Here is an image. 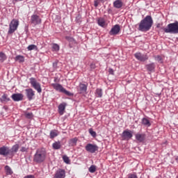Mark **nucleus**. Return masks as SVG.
Returning <instances> with one entry per match:
<instances>
[{
	"mask_svg": "<svg viewBox=\"0 0 178 178\" xmlns=\"http://www.w3.org/2000/svg\"><path fill=\"white\" fill-rule=\"evenodd\" d=\"M152 24H154V20H152V17H151L150 15H147L139 23L138 30V31L147 33V31H149V30H151Z\"/></svg>",
	"mask_w": 178,
	"mask_h": 178,
	"instance_id": "1",
	"label": "nucleus"
},
{
	"mask_svg": "<svg viewBox=\"0 0 178 178\" xmlns=\"http://www.w3.org/2000/svg\"><path fill=\"white\" fill-rule=\"evenodd\" d=\"M46 158L47 152L45 151V149H38L33 156V162H35V163H42Z\"/></svg>",
	"mask_w": 178,
	"mask_h": 178,
	"instance_id": "2",
	"label": "nucleus"
},
{
	"mask_svg": "<svg viewBox=\"0 0 178 178\" xmlns=\"http://www.w3.org/2000/svg\"><path fill=\"white\" fill-rule=\"evenodd\" d=\"M162 30L167 33L178 34V22L169 24L166 28L163 27Z\"/></svg>",
	"mask_w": 178,
	"mask_h": 178,
	"instance_id": "3",
	"label": "nucleus"
},
{
	"mask_svg": "<svg viewBox=\"0 0 178 178\" xmlns=\"http://www.w3.org/2000/svg\"><path fill=\"white\" fill-rule=\"evenodd\" d=\"M30 83L33 88L39 94L42 92V89L41 88V83L37 81V79L34 77H31L29 79Z\"/></svg>",
	"mask_w": 178,
	"mask_h": 178,
	"instance_id": "4",
	"label": "nucleus"
},
{
	"mask_svg": "<svg viewBox=\"0 0 178 178\" xmlns=\"http://www.w3.org/2000/svg\"><path fill=\"white\" fill-rule=\"evenodd\" d=\"M51 86L56 91L63 92V94H65V95H68L69 97L72 96V92L67 91L62 85L59 83H52Z\"/></svg>",
	"mask_w": 178,
	"mask_h": 178,
	"instance_id": "5",
	"label": "nucleus"
},
{
	"mask_svg": "<svg viewBox=\"0 0 178 178\" xmlns=\"http://www.w3.org/2000/svg\"><path fill=\"white\" fill-rule=\"evenodd\" d=\"M17 27H19V20L13 19L9 24L8 34H13L17 30Z\"/></svg>",
	"mask_w": 178,
	"mask_h": 178,
	"instance_id": "6",
	"label": "nucleus"
},
{
	"mask_svg": "<svg viewBox=\"0 0 178 178\" xmlns=\"http://www.w3.org/2000/svg\"><path fill=\"white\" fill-rule=\"evenodd\" d=\"M98 145L91 143L87 144L85 147L86 151L90 152V154H95L98 151Z\"/></svg>",
	"mask_w": 178,
	"mask_h": 178,
	"instance_id": "7",
	"label": "nucleus"
},
{
	"mask_svg": "<svg viewBox=\"0 0 178 178\" xmlns=\"http://www.w3.org/2000/svg\"><path fill=\"white\" fill-rule=\"evenodd\" d=\"M25 94L29 101L34 99V97H35V91L32 88L25 89Z\"/></svg>",
	"mask_w": 178,
	"mask_h": 178,
	"instance_id": "8",
	"label": "nucleus"
},
{
	"mask_svg": "<svg viewBox=\"0 0 178 178\" xmlns=\"http://www.w3.org/2000/svg\"><path fill=\"white\" fill-rule=\"evenodd\" d=\"M31 23L33 24V26L41 24V18L38 15H33L31 17Z\"/></svg>",
	"mask_w": 178,
	"mask_h": 178,
	"instance_id": "9",
	"label": "nucleus"
},
{
	"mask_svg": "<svg viewBox=\"0 0 178 178\" xmlns=\"http://www.w3.org/2000/svg\"><path fill=\"white\" fill-rule=\"evenodd\" d=\"M135 58L140 62H145V60H148V55L143 54L141 53H136L134 54Z\"/></svg>",
	"mask_w": 178,
	"mask_h": 178,
	"instance_id": "10",
	"label": "nucleus"
},
{
	"mask_svg": "<svg viewBox=\"0 0 178 178\" xmlns=\"http://www.w3.org/2000/svg\"><path fill=\"white\" fill-rule=\"evenodd\" d=\"M77 92L79 94H87V85L82 83H79L77 86Z\"/></svg>",
	"mask_w": 178,
	"mask_h": 178,
	"instance_id": "11",
	"label": "nucleus"
},
{
	"mask_svg": "<svg viewBox=\"0 0 178 178\" xmlns=\"http://www.w3.org/2000/svg\"><path fill=\"white\" fill-rule=\"evenodd\" d=\"M0 155H2L3 156L10 155V149L6 146H2L0 147Z\"/></svg>",
	"mask_w": 178,
	"mask_h": 178,
	"instance_id": "12",
	"label": "nucleus"
},
{
	"mask_svg": "<svg viewBox=\"0 0 178 178\" xmlns=\"http://www.w3.org/2000/svg\"><path fill=\"white\" fill-rule=\"evenodd\" d=\"M131 137H133V134L131 133V131L125 130L122 132V139L126 140L127 141H129V140H130Z\"/></svg>",
	"mask_w": 178,
	"mask_h": 178,
	"instance_id": "13",
	"label": "nucleus"
},
{
	"mask_svg": "<svg viewBox=\"0 0 178 178\" xmlns=\"http://www.w3.org/2000/svg\"><path fill=\"white\" fill-rule=\"evenodd\" d=\"M120 31V26L119 24L115 25L109 32L110 35H116Z\"/></svg>",
	"mask_w": 178,
	"mask_h": 178,
	"instance_id": "14",
	"label": "nucleus"
},
{
	"mask_svg": "<svg viewBox=\"0 0 178 178\" xmlns=\"http://www.w3.org/2000/svg\"><path fill=\"white\" fill-rule=\"evenodd\" d=\"M65 177H66V171L62 169L58 170L54 175V178H65Z\"/></svg>",
	"mask_w": 178,
	"mask_h": 178,
	"instance_id": "15",
	"label": "nucleus"
},
{
	"mask_svg": "<svg viewBox=\"0 0 178 178\" xmlns=\"http://www.w3.org/2000/svg\"><path fill=\"white\" fill-rule=\"evenodd\" d=\"M23 94L21 93H15L12 95L11 98L15 102H19V101H23Z\"/></svg>",
	"mask_w": 178,
	"mask_h": 178,
	"instance_id": "16",
	"label": "nucleus"
},
{
	"mask_svg": "<svg viewBox=\"0 0 178 178\" xmlns=\"http://www.w3.org/2000/svg\"><path fill=\"white\" fill-rule=\"evenodd\" d=\"M66 106H67V104L63 102L58 106V113L60 115H63L65 113V109H66Z\"/></svg>",
	"mask_w": 178,
	"mask_h": 178,
	"instance_id": "17",
	"label": "nucleus"
},
{
	"mask_svg": "<svg viewBox=\"0 0 178 178\" xmlns=\"http://www.w3.org/2000/svg\"><path fill=\"white\" fill-rule=\"evenodd\" d=\"M147 72H155V63H152L145 65Z\"/></svg>",
	"mask_w": 178,
	"mask_h": 178,
	"instance_id": "18",
	"label": "nucleus"
},
{
	"mask_svg": "<svg viewBox=\"0 0 178 178\" xmlns=\"http://www.w3.org/2000/svg\"><path fill=\"white\" fill-rule=\"evenodd\" d=\"M136 139L137 141H139V143H143L144 140H145V134H136Z\"/></svg>",
	"mask_w": 178,
	"mask_h": 178,
	"instance_id": "19",
	"label": "nucleus"
},
{
	"mask_svg": "<svg viewBox=\"0 0 178 178\" xmlns=\"http://www.w3.org/2000/svg\"><path fill=\"white\" fill-rule=\"evenodd\" d=\"M114 8H116L117 9H120L122 6H123V2H122V0H116L113 3Z\"/></svg>",
	"mask_w": 178,
	"mask_h": 178,
	"instance_id": "20",
	"label": "nucleus"
},
{
	"mask_svg": "<svg viewBox=\"0 0 178 178\" xmlns=\"http://www.w3.org/2000/svg\"><path fill=\"white\" fill-rule=\"evenodd\" d=\"M97 24L101 27H105L106 26V22L105 21V19H104L103 17H100L97 19Z\"/></svg>",
	"mask_w": 178,
	"mask_h": 178,
	"instance_id": "21",
	"label": "nucleus"
},
{
	"mask_svg": "<svg viewBox=\"0 0 178 178\" xmlns=\"http://www.w3.org/2000/svg\"><path fill=\"white\" fill-rule=\"evenodd\" d=\"M58 136H59V131L58 130L54 129L50 131V138H55Z\"/></svg>",
	"mask_w": 178,
	"mask_h": 178,
	"instance_id": "22",
	"label": "nucleus"
},
{
	"mask_svg": "<svg viewBox=\"0 0 178 178\" xmlns=\"http://www.w3.org/2000/svg\"><path fill=\"white\" fill-rule=\"evenodd\" d=\"M19 151V145H15L11 149H10V155H13L15 152Z\"/></svg>",
	"mask_w": 178,
	"mask_h": 178,
	"instance_id": "23",
	"label": "nucleus"
},
{
	"mask_svg": "<svg viewBox=\"0 0 178 178\" xmlns=\"http://www.w3.org/2000/svg\"><path fill=\"white\" fill-rule=\"evenodd\" d=\"M78 140L79 139L77 138L70 139L69 141V145H70V147H75V145H77Z\"/></svg>",
	"mask_w": 178,
	"mask_h": 178,
	"instance_id": "24",
	"label": "nucleus"
},
{
	"mask_svg": "<svg viewBox=\"0 0 178 178\" xmlns=\"http://www.w3.org/2000/svg\"><path fill=\"white\" fill-rule=\"evenodd\" d=\"M52 147L54 148V149H60L62 145L60 144V141H56L54 142L52 144Z\"/></svg>",
	"mask_w": 178,
	"mask_h": 178,
	"instance_id": "25",
	"label": "nucleus"
},
{
	"mask_svg": "<svg viewBox=\"0 0 178 178\" xmlns=\"http://www.w3.org/2000/svg\"><path fill=\"white\" fill-rule=\"evenodd\" d=\"M0 101L1 102H8V101H10V99H9V97H8V95L4 94L0 98Z\"/></svg>",
	"mask_w": 178,
	"mask_h": 178,
	"instance_id": "26",
	"label": "nucleus"
},
{
	"mask_svg": "<svg viewBox=\"0 0 178 178\" xmlns=\"http://www.w3.org/2000/svg\"><path fill=\"white\" fill-rule=\"evenodd\" d=\"M142 124H143L144 126H147V127H149V126H151V122H149V120L147 118L142 119Z\"/></svg>",
	"mask_w": 178,
	"mask_h": 178,
	"instance_id": "27",
	"label": "nucleus"
},
{
	"mask_svg": "<svg viewBox=\"0 0 178 178\" xmlns=\"http://www.w3.org/2000/svg\"><path fill=\"white\" fill-rule=\"evenodd\" d=\"M15 60L19 62L20 63L24 62V56L18 55L15 57Z\"/></svg>",
	"mask_w": 178,
	"mask_h": 178,
	"instance_id": "28",
	"label": "nucleus"
},
{
	"mask_svg": "<svg viewBox=\"0 0 178 178\" xmlns=\"http://www.w3.org/2000/svg\"><path fill=\"white\" fill-rule=\"evenodd\" d=\"M60 49V47L58 44L54 43L52 44V51L53 52H58Z\"/></svg>",
	"mask_w": 178,
	"mask_h": 178,
	"instance_id": "29",
	"label": "nucleus"
},
{
	"mask_svg": "<svg viewBox=\"0 0 178 178\" xmlns=\"http://www.w3.org/2000/svg\"><path fill=\"white\" fill-rule=\"evenodd\" d=\"M5 170H6V175H12L13 173V171H12V168H10L9 165L5 166Z\"/></svg>",
	"mask_w": 178,
	"mask_h": 178,
	"instance_id": "30",
	"label": "nucleus"
},
{
	"mask_svg": "<svg viewBox=\"0 0 178 178\" xmlns=\"http://www.w3.org/2000/svg\"><path fill=\"white\" fill-rule=\"evenodd\" d=\"M96 95H97V97H99V98H102V89L97 88L96 90Z\"/></svg>",
	"mask_w": 178,
	"mask_h": 178,
	"instance_id": "31",
	"label": "nucleus"
},
{
	"mask_svg": "<svg viewBox=\"0 0 178 178\" xmlns=\"http://www.w3.org/2000/svg\"><path fill=\"white\" fill-rule=\"evenodd\" d=\"M28 51H33L37 49V46L35 44H31L27 47Z\"/></svg>",
	"mask_w": 178,
	"mask_h": 178,
	"instance_id": "32",
	"label": "nucleus"
},
{
	"mask_svg": "<svg viewBox=\"0 0 178 178\" xmlns=\"http://www.w3.org/2000/svg\"><path fill=\"white\" fill-rule=\"evenodd\" d=\"M0 60L1 62H3V60H6V55L3 53H0Z\"/></svg>",
	"mask_w": 178,
	"mask_h": 178,
	"instance_id": "33",
	"label": "nucleus"
},
{
	"mask_svg": "<svg viewBox=\"0 0 178 178\" xmlns=\"http://www.w3.org/2000/svg\"><path fill=\"white\" fill-rule=\"evenodd\" d=\"M63 160L65 163H70V159H69V157L66 155L63 156Z\"/></svg>",
	"mask_w": 178,
	"mask_h": 178,
	"instance_id": "34",
	"label": "nucleus"
},
{
	"mask_svg": "<svg viewBox=\"0 0 178 178\" xmlns=\"http://www.w3.org/2000/svg\"><path fill=\"white\" fill-rule=\"evenodd\" d=\"M96 170H97V168L95 167V165H91L89 168V172L90 173H94V172H95Z\"/></svg>",
	"mask_w": 178,
	"mask_h": 178,
	"instance_id": "35",
	"label": "nucleus"
},
{
	"mask_svg": "<svg viewBox=\"0 0 178 178\" xmlns=\"http://www.w3.org/2000/svg\"><path fill=\"white\" fill-rule=\"evenodd\" d=\"M155 59L157 62H159V63H163V60L161 56H157Z\"/></svg>",
	"mask_w": 178,
	"mask_h": 178,
	"instance_id": "36",
	"label": "nucleus"
},
{
	"mask_svg": "<svg viewBox=\"0 0 178 178\" xmlns=\"http://www.w3.org/2000/svg\"><path fill=\"white\" fill-rule=\"evenodd\" d=\"M33 113H25V118H26V119H31L33 118Z\"/></svg>",
	"mask_w": 178,
	"mask_h": 178,
	"instance_id": "37",
	"label": "nucleus"
},
{
	"mask_svg": "<svg viewBox=\"0 0 178 178\" xmlns=\"http://www.w3.org/2000/svg\"><path fill=\"white\" fill-rule=\"evenodd\" d=\"M89 133L92 136V137H97V133L92 130V129H89Z\"/></svg>",
	"mask_w": 178,
	"mask_h": 178,
	"instance_id": "38",
	"label": "nucleus"
},
{
	"mask_svg": "<svg viewBox=\"0 0 178 178\" xmlns=\"http://www.w3.org/2000/svg\"><path fill=\"white\" fill-rule=\"evenodd\" d=\"M65 40H67V41H69V42H74V39L70 36H66Z\"/></svg>",
	"mask_w": 178,
	"mask_h": 178,
	"instance_id": "39",
	"label": "nucleus"
},
{
	"mask_svg": "<svg viewBox=\"0 0 178 178\" xmlns=\"http://www.w3.org/2000/svg\"><path fill=\"white\" fill-rule=\"evenodd\" d=\"M128 178H138L136 174H129Z\"/></svg>",
	"mask_w": 178,
	"mask_h": 178,
	"instance_id": "40",
	"label": "nucleus"
},
{
	"mask_svg": "<svg viewBox=\"0 0 178 178\" xmlns=\"http://www.w3.org/2000/svg\"><path fill=\"white\" fill-rule=\"evenodd\" d=\"M21 152H27V148L22 147L20 149Z\"/></svg>",
	"mask_w": 178,
	"mask_h": 178,
	"instance_id": "41",
	"label": "nucleus"
},
{
	"mask_svg": "<svg viewBox=\"0 0 178 178\" xmlns=\"http://www.w3.org/2000/svg\"><path fill=\"white\" fill-rule=\"evenodd\" d=\"M108 72H109L110 74H113V69L109 68Z\"/></svg>",
	"mask_w": 178,
	"mask_h": 178,
	"instance_id": "42",
	"label": "nucleus"
},
{
	"mask_svg": "<svg viewBox=\"0 0 178 178\" xmlns=\"http://www.w3.org/2000/svg\"><path fill=\"white\" fill-rule=\"evenodd\" d=\"M24 178H35L34 177V175H27V176H25Z\"/></svg>",
	"mask_w": 178,
	"mask_h": 178,
	"instance_id": "43",
	"label": "nucleus"
},
{
	"mask_svg": "<svg viewBox=\"0 0 178 178\" xmlns=\"http://www.w3.org/2000/svg\"><path fill=\"white\" fill-rule=\"evenodd\" d=\"M53 66H54V69H56V66H58V63H54Z\"/></svg>",
	"mask_w": 178,
	"mask_h": 178,
	"instance_id": "44",
	"label": "nucleus"
},
{
	"mask_svg": "<svg viewBox=\"0 0 178 178\" xmlns=\"http://www.w3.org/2000/svg\"><path fill=\"white\" fill-rule=\"evenodd\" d=\"M95 6L97 8L98 6V3L97 1H95Z\"/></svg>",
	"mask_w": 178,
	"mask_h": 178,
	"instance_id": "45",
	"label": "nucleus"
},
{
	"mask_svg": "<svg viewBox=\"0 0 178 178\" xmlns=\"http://www.w3.org/2000/svg\"><path fill=\"white\" fill-rule=\"evenodd\" d=\"M91 67H94V65H91Z\"/></svg>",
	"mask_w": 178,
	"mask_h": 178,
	"instance_id": "46",
	"label": "nucleus"
},
{
	"mask_svg": "<svg viewBox=\"0 0 178 178\" xmlns=\"http://www.w3.org/2000/svg\"><path fill=\"white\" fill-rule=\"evenodd\" d=\"M176 161H178V157L176 158Z\"/></svg>",
	"mask_w": 178,
	"mask_h": 178,
	"instance_id": "47",
	"label": "nucleus"
},
{
	"mask_svg": "<svg viewBox=\"0 0 178 178\" xmlns=\"http://www.w3.org/2000/svg\"><path fill=\"white\" fill-rule=\"evenodd\" d=\"M15 1H23V0H15Z\"/></svg>",
	"mask_w": 178,
	"mask_h": 178,
	"instance_id": "48",
	"label": "nucleus"
}]
</instances>
